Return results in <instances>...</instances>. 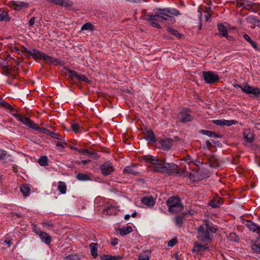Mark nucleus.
I'll return each mask as SVG.
<instances>
[{"mask_svg": "<svg viewBox=\"0 0 260 260\" xmlns=\"http://www.w3.org/2000/svg\"><path fill=\"white\" fill-rule=\"evenodd\" d=\"M156 10L155 14L147 15L146 19L149 21L153 27L157 28H161L160 25L158 23L159 22H162L163 20H169L170 23L173 24L175 22V19L173 18V16H177L181 14L179 10L173 8H159Z\"/></svg>", "mask_w": 260, "mask_h": 260, "instance_id": "nucleus-1", "label": "nucleus"}, {"mask_svg": "<svg viewBox=\"0 0 260 260\" xmlns=\"http://www.w3.org/2000/svg\"><path fill=\"white\" fill-rule=\"evenodd\" d=\"M145 159L148 162H150L154 167L153 170L154 172L162 173L167 172L169 174H181V172L177 169V166L173 163H165L164 160H159L156 157L152 156H146Z\"/></svg>", "mask_w": 260, "mask_h": 260, "instance_id": "nucleus-2", "label": "nucleus"}, {"mask_svg": "<svg viewBox=\"0 0 260 260\" xmlns=\"http://www.w3.org/2000/svg\"><path fill=\"white\" fill-rule=\"evenodd\" d=\"M196 231L197 238L199 241L203 243H211L213 240V235L217 232V228L205 221Z\"/></svg>", "mask_w": 260, "mask_h": 260, "instance_id": "nucleus-3", "label": "nucleus"}, {"mask_svg": "<svg viewBox=\"0 0 260 260\" xmlns=\"http://www.w3.org/2000/svg\"><path fill=\"white\" fill-rule=\"evenodd\" d=\"M169 211L171 213H178L183 208L180 199L175 196L169 198L167 201Z\"/></svg>", "mask_w": 260, "mask_h": 260, "instance_id": "nucleus-4", "label": "nucleus"}, {"mask_svg": "<svg viewBox=\"0 0 260 260\" xmlns=\"http://www.w3.org/2000/svg\"><path fill=\"white\" fill-rule=\"evenodd\" d=\"M25 52L28 53L35 59L44 60L48 63H57V59L46 55L43 52H40L37 49L32 50H26Z\"/></svg>", "mask_w": 260, "mask_h": 260, "instance_id": "nucleus-5", "label": "nucleus"}, {"mask_svg": "<svg viewBox=\"0 0 260 260\" xmlns=\"http://www.w3.org/2000/svg\"><path fill=\"white\" fill-rule=\"evenodd\" d=\"M235 87H238L241 90L248 94L250 96L258 97L260 96V88L249 85L247 83H244L242 85L236 84L234 85Z\"/></svg>", "mask_w": 260, "mask_h": 260, "instance_id": "nucleus-6", "label": "nucleus"}, {"mask_svg": "<svg viewBox=\"0 0 260 260\" xmlns=\"http://www.w3.org/2000/svg\"><path fill=\"white\" fill-rule=\"evenodd\" d=\"M203 77L206 83H213L219 80L218 75L211 71L203 72Z\"/></svg>", "mask_w": 260, "mask_h": 260, "instance_id": "nucleus-7", "label": "nucleus"}, {"mask_svg": "<svg viewBox=\"0 0 260 260\" xmlns=\"http://www.w3.org/2000/svg\"><path fill=\"white\" fill-rule=\"evenodd\" d=\"M16 117H17V119L22 122L25 125L28 126L29 128H31L33 129L36 128L37 124L34 122V121L30 120L29 118L23 116H21L18 114H16L14 115Z\"/></svg>", "mask_w": 260, "mask_h": 260, "instance_id": "nucleus-8", "label": "nucleus"}, {"mask_svg": "<svg viewBox=\"0 0 260 260\" xmlns=\"http://www.w3.org/2000/svg\"><path fill=\"white\" fill-rule=\"evenodd\" d=\"M101 170L103 175L107 176L111 174L114 171L113 166L111 162L108 161L101 166Z\"/></svg>", "mask_w": 260, "mask_h": 260, "instance_id": "nucleus-9", "label": "nucleus"}, {"mask_svg": "<svg viewBox=\"0 0 260 260\" xmlns=\"http://www.w3.org/2000/svg\"><path fill=\"white\" fill-rule=\"evenodd\" d=\"M243 137L247 142L252 143L254 139L253 132L249 128L245 129L243 133Z\"/></svg>", "mask_w": 260, "mask_h": 260, "instance_id": "nucleus-10", "label": "nucleus"}, {"mask_svg": "<svg viewBox=\"0 0 260 260\" xmlns=\"http://www.w3.org/2000/svg\"><path fill=\"white\" fill-rule=\"evenodd\" d=\"M27 4L23 2L11 1L9 2V6L16 11H19L23 7L27 6Z\"/></svg>", "mask_w": 260, "mask_h": 260, "instance_id": "nucleus-11", "label": "nucleus"}, {"mask_svg": "<svg viewBox=\"0 0 260 260\" xmlns=\"http://www.w3.org/2000/svg\"><path fill=\"white\" fill-rule=\"evenodd\" d=\"M161 147L164 150H169L173 144V140L171 138H165L160 141Z\"/></svg>", "mask_w": 260, "mask_h": 260, "instance_id": "nucleus-12", "label": "nucleus"}, {"mask_svg": "<svg viewBox=\"0 0 260 260\" xmlns=\"http://www.w3.org/2000/svg\"><path fill=\"white\" fill-rule=\"evenodd\" d=\"M246 226L251 231L257 234H260V226H257L254 223L247 220L245 223Z\"/></svg>", "mask_w": 260, "mask_h": 260, "instance_id": "nucleus-13", "label": "nucleus"}, {"mask_svg": "<svg viewBox=\"0 0 260 260\" xmlns=\"http://www.w3.org/2000/svg\"><path fill=\"white\" fill-rule=\"evenodd\" d=\"M213 123L220 126L227 125L230 126L235 124L237 122L235 120H214Z\"/></svg>", "mask_w": 260, "mask_h": 260, "instance_id": "nucleus-14", "label": "nucleus"}, {"mask_svg": "<svg viewBox=\"0 0 260 260\" xmlns=\"http://www.w3.org/2000/svg\"><path fill=\"white\" fill-rule=\"evenodd\" d=\"M39 237L45 244L48 245L50 244L52 239L51 237L46 232H40L39 233Z\"/></svg>", "mask_w": 260, "mask_h": 260, "instance_id": "nucleus-15", "label": "nucleus"}, {"mask_svg": "<svg viewBox=\"0 0 260 260\" xmlns=\"http://www.w3.org/2000/svg\"><path fill=\"white\" fill-rule=\"evenodd\" d=\"M50 3H52L55 5L62 6L64 7H69L72 4V2L69 0H47Z\"/></svg>", "mask_w": 260, "mask_h": 260, "instance_id": "nucleus-16", "label": "nucleus"}, {"mask_svg": "<svg viewBox=\"0 0 260 260\" xmlns=\"http://www.w3.org/2000/svg\"><path fill=\"white\" fill-rule=\"evenodd\" d=\"M142 202L148 207H152L155 204V201L151 197H145L142 199Z\"/></svg>", "mask_w": 260, "mask_h": 260, "instance_id": "nucleus-17", "label": "nucleus"}, {"mask_svg": "<svg viewBox=\"0 0 260 260\" xmlns=\"http://www.w3.org/2000/svg\"><path fill=\"white\" fill-rule=\"evenodd\" d=\"M132 231V228L131 226H127L123 228H118L117 233H119L121 236H123L130 233Z\"/></svg>", "mask_w": 260, "mask_h": 260, "instance_id": "nucleus-18", "label": "nucleus"}, {"mask_svg": "<svg viewBox=\"0 0 260 260\" xmlns=\"http://www.w3.org/2000/svg\"><path fill=\"white\" fill-rule=\"evenodd\" d=\"M180 121L183 122L190 121L192 119V117L190 114L181 112L180 113Z\"/></svg>", "mask_w": 260, "mask_h": 260, "instance_id": "nucleus-19", "label": "nucleus"}, {"mask_svg": "<svg viewBox=\"0 0 260 260\" xmlns=\"http://www.w3.org/2000/svg\"><path fill=\"white\" fill-rule=\"evenodd\" d=\"M135 164L131 166H127L125 167L123 170V172L124 174H132L133 175H136L138 173V172L135 169Z\"/></svg>", "mask_w": 260, "mask_h": 260, "instance_id": "nucleus-20", "label": "nucleus"}, {"mask_svg": "<svg viewBox=\"0 0 260 260\" xmlns=\"http://www.w3.org/2000/svg\"><path fill=\"white\" fill-rule=\"evenodd\" d=\"M98 244L97 243H91L89 244L91 254L94 258L98 256Z\"/></svg>", "mask_w": 260, "mask_h": 260, "instance_id": "nucleus-21", "label": "nucleus"}, {"mask_svg": "<svg viewBox=\"0 0 260 260\" xmlns=\"http://www.w3.org/2000/svg\"><path fill=\"white\" fill-rule=\"evenodd\" d=\"M200 133L208 136L210 137L218 138L220 137L219 135L217 134L215 132L208 130H201Z\"/></svg>", "mask_w": 260, "mask_h": 260, "instance_id": "nucleus-22", "label": "nucleus"}, {"mask_svg": "<svg viewBox=\"0 0 260 260\" xmlns=\"http://www.w3.org/2000/svg\"><path fill=\"white\" fill-rule=\"evenodd\" d=\"M10 18L8 16V12L4 10H0V21L8 22Z\"/></svg>", "mask_w": 260, "mask_h": 260, "instance_id": "nucleus-23", "label": "nucleus"}, {"mask_svg": "<svg viewBox=\"0 0 260 260\" xmlns=\"http://www.w3.org/2000/svg\"><path fill=\"white\" fill-rule=\"evenodd\" d=\"M145 135L147 140L151 142H154L155 141V136L151 130L146 131Z\"/></svg>", "mask_w": 260, "mask_h": 260, "instance_id": "nucleus-24", "label": "nucleus"}, {"mask_svg": "<svg viewBox=\"0 0 260 260\" xmlns=\"http://www.w3.org/2000/svg\"><path fill=\"white\" fill-rule=\"evenodd\" d=\"M218 29L222 36H228V30L222 24H218Z\"/></svg>", "mask_w": 260, "mask_h": 260, "instance_id": "nucleus-25", "label": "nucleus"}, {"mask_svg": "<svg viewBox=\"0 0 260 260\" xmlns=\"http://www.w3.org/2000/svg\"><path fill=\"white\" fill-rule=\"evenodd\" d=\"M20 191L25 197H28L30 194V188L27 185H23L20 187Z\"/></svg>", "mask_w": 260, "mask_h": 260, "instance_id": "nucleus-26", "label": "nucleus"}, {"mask_svg": "<svg viewBox=\"0 0 260 260\" xmlns=\"http://www.w3.org/2000/svg\"><path fill=\"white\" fill-rule=\"evenodd\" d=\"M251 249L255 252H260V238L251 245Z\"/></svg>", "mask_w": 260, "mask_h": 260, "instance_id": "nucleus-27", "label": "nucleus"}, {"mask_svg": "<svg viewBox=\"0 0 260 260\" xmlns=\"http://www.w3.org/2000/svg\"><path fill=\"white\" fill-rule=\"evenodd\" d=\"M57 188L61 193L64 194L66 192L67 186L64 182L61 181L59 182Z\"/></svg>", "mask_w": 260, "mask_h": 260, "instance_id": "nucleus-28", "label": "nucleus"}, {"mask_svg": "<svg viewBox=\"0 0 260 260\" xmlns=\"http://www.w3.org/2000/svg\"><path fill=\"white\" fill-rule=\"evenodd\" d=\"M167 31L171 34H172V35H174V36H176L179 38H181V37L182 36V35L181 34L179 33L177 30L173 29L171 27H168L167 28Z\"/></svg>", "mask_w": 260, "mask_h": 260, "instance_id": "nucleus-29", "label": "nucleus"}, {"mask_svg": "<svg viewBox=\"0 0 260 260\" xmlns=\"http://www.w3.org/2000/svg\"><path fill=\"white\" fill-rule=\"evenodd\" d=\"M203 245L199 244L197 242H195L192 251L198 253L203 250Z\"/></svg>", "mask_w": 260, "mask_h": 260, "instance_id": "nucleus-30", "label": "nucleus"}, {"mask_svg": "<svg viewBox=\"0 0 260 260\" xmlns=\"http://www.w3.org/2000/svg\"><path fill=\"white\" fill-rule=\"evenodd\" d=\"M76 150L81 153L87 154L88 156H91L96 154L95 152H90L86 149L76 148Z\"/></svg>", "mask_w": 260, "mask_h": 260, "instance_id": "nucleus-31", "label": "nucleus"}, {"mask_svg": "<svg viewBox=\"0 0 260 260\" xmlns=\"http://www.w3.org/2000/svg\"><path fill=\"white\" fill-rule=\"evenodd\" d=\"M243 37L247 42H248L252 45V46L254 49H257L256 44L251 39V38L248 35L244 34L243 35Z\"/></svg>", "mask_w": 260, "mask_h": 260, "instance_id": "nucleus-32", "label": "nucleus"}, {"mask_svg": "<svg viewBox=\"0 0 260 260\" xmlns=\"http://www.w3.org/2000/svg\"><path fill=\"white\" fill-rule=\"evenodd\" d=\"M39 164L42 166L48 165V158L46 156L41 157L38 160Z\"/></svg>", "mask_w": 260, "mask_h": 260, "instance_id": "nucleus-33", "label": "nucleus"}, {"mask_svg": "<svg viewBox=\"0 0 260 260\" xmlns=\"http://www.w3.org/2000/svg\"><path fill=\"white\" fill-rule=\"evenodd\" d=\"M183 216L181 215H177L175 217V222L178 226H181L183 223Z\"/></svg>", "mask_w": 260, "mask_h": 260, "instance_id": "nucleus-34", "label": "nucleus"}, {"mask_svg": "<svg viewBox=\"0 0 260 260\" xmlns=\"http://www.w3.org/2000/svg\"><path fill=\"white\" fill-rule=\"evenodd\" d=\"M77 178L80 181H87L89 180V177L88 175L82 173L78 174Z\"/></svg>", "mask_w": 260, "mask_h": 260, "instance_id": "nucleus-35", "label": "nucleus"}, {"mask_svg": "<svg viewBox=\"0 0 260 260\" xmlns=\"http://www.w3.org/2000/svg\"><path fill=\"white\" fill-rule=\"evenodd\" d=\"M36 128H35V130L38 131L39 132L43 134H45L48 135L49 133V129H47L44 127H40L38 124L36 125Z\"/></svg>", "mask_w": 260, "mask_h": 260, "instance_id": "nucleus-36", "label": "nucleus"}, {"mask_svg": "<svg viewBox=\"0 0 260 260\" xmlns=\"http://www.w3.org/2000/svg\"><path fill=\"white\" fill-rule=\"evenodd\" d=\"M48 135L50 136L53 138L58 139V140H62L63 137H61L59 135L55 133L54 132H52L50 131H49V133Z\"/></svg>", "mask_w": 260, "mask_h": 260, "instance_id": "nucleus-37", "label": "nucleus"}, {"mask_svg": "<svg viewBox=\"0 0 260 260\" xmlns=\"http://www.w3.org/2000/svg\"><path fill=\"white\" fill-rule=\"evenodd\" d=\"M79 257L76 254H70L66 256L63 260H79Z\"/></svg>", "mask_w": 260, "mask_h": 260, "instance_id": "nucleus-38", "label": "nucleus"}, {"mask_svg": "<svg viewBox=\"0 0 260 260\" xmlns=\"http://www.w3.org/2000/svg\"><path fill=\"white\" fill-rule=\"evenodd\" d=\"M80 126L78 123H73L71 125L72 130L75 133H79Z\"/></svg>", "mask_w": 260, "mask_h": 260, "instance_id": "nucleus-39", "label": "nucleus"}, {"mask_svg": "<svg viewBox=\"0 0 260 260\" xmlns=\"http://www.w3.org/2000/svg\"><path fill=\"white\" fill-rule=\"evenodd\" d=\"M93 25L90 23H86L82 25L81 27L82 30H91L92 28Z\"/></svg>", "mask_w": 260, "mask_h": 260, "instance_id": "nucleus-40", "label": "nucleus"}, {"mask_svg": "<svg viewBox=\"0 0 260 260\" xmlns=\"http://www.w3.org/2000/svg\"><path fill=\"white\" fill-rule=\"evenodd\" d=\"M177 243V240L176 238H174L170 240L168 243V246L169 247H173Z\"/></svg>", "mask_w": 260, "mask_h": 260, "instance_id": "nucleus-41", "label": "nucleus"}, {"mask_svg": "<svg viewBox=\"0 0 260 260\" xmlns=\"http://www.w3.org/2000/svg\"><path fill=\"white\" fill-rule=\"evenodd\" d=\"M102 259L110 260L115 259V257L111 255H103L101 256Z\"/></svg>", "mask_w": 260, "mask_h": 260, "instance_id": "nucleus-42", "label": "nucleus"}, {"mask_svg": "<svg viewBox=\"0 0 260 260\" xmlns=\"http://www.w3.org/2000/svg\"><path fill=\"white\" fill-rule=\"evenodd\" d=\"M76 79L80 81H83L85 82L89 81L88 79L83 75H78Z\"/></svg>", "mask_w": 260, "mask_h": 260, "instance_id": "nucleus-43", "label": "nucleus"}, {"mask_svg": "<svg viewBox=\"0 0 260 260\" xmlns=\"http://www.w3.org/2000/svg\"><path fill=\"white\" fill-rule=\"evenodd\" d=\"M89 162H90V160H81V161L77 160L75 162V164H76V165L83 164V165H86Z\"/></svg>", "mask_w": 260, "mask_h": 260, "instance_id": "nucleus-44", "label": "nucleus"}, {"mask_svg": "<svg viewBox=\"0 0 260 260\" xmlns=\"http://www.w3.org/2000/svg\"><path fill=\"white\" fill-rule=\"evenodd\" d=\"M69 73L70 74V76L72 77H74L76 79L77 78L78 74L75 71L69 70H68Z\"/></svg>", "mask_w": 260, "mask_h": 260, "instance_id": "nucleus-45", "label": "nucleus"}, {"mask_svg": "<svg viewBox=\"0 0 260 260\" xmlns=\"http://www.w3.org/2000/svg\"><path fill=\"white\" fill-rule=\"evenodd\" d=\"M149 256L144 254H140L139 256V260H149Z\"/></svg>", "mask_w": 260, "mask_h": 260, "instance_id": "nucleus-46", "label": "nucleus"}, {"mask_svg": "<svg viewBox=\"0 0 260 260\" xmlns=\"http://www.w3.org/2000/svg\"><path fill=\"white\" fill-rule=\"evenodd\" d=\"M3 106L11 111H12L14 109L13 107L11 105H10V104H9L8 103H7L6 102H4Z\"/></svg>", "mask_w": 260, "mask_h": 260, "instance_id": "nucleus-47", "label": "nucleus"}, {"mask_svg": "<svg viewBox=\"0 0 260 260\" xmlns=\"http://www.w3.org/2000/svg\"><path fill=\"white\" fill-rule=\"evenodd\" d=\"M7 155L6 151L0 150V159H3Z\"/></svg>", "mask_w": 260, "mask_h": 260, "instance_id": "nucleus-48", "label": "nucleus"}, {"mask_svg": "<svg viewBox=\"0 0 260 260\" xmlns=\"http://www.w3.org/2000/svg\"><path fill=\"white\" fill-rule=\"evenodd\" d=\"M42 224L44 227L48 226L50 228H52L53 227V224L51 222H43Z\"/></svg>", "mask_w": 260, "mask_h": 260, "instance_id": "nucleus-49", "label": "nucleus"}, {"mask_svg": "<svg viewBox=\"0 0 260 260\" xmlns=\"http://www.w3.org/2000/svg\"><path fill=\"white\" fill-rule=\"evenodd\" d=\"M35 17H32L30 18V19L29 21V25L30 26H32L35 23Z\"/></svg>", "mask_w": 260, "mask_h": 260, "instance_id": "nucleus-50", "label": "nucleus"}, {"mask_svg": "<svg viewBox=\"0 0 260 260\" xmlns=\"http://www.w3.org/2000/svg\"><path fill=\"white\" fill-rule=\"evenodd\" d=\"M214 142L213 140H207L206 141V144L207 145V146L208 147H210L212 145V143Z\"/></svg>", "mask_w": 260, "mask_h": 260, "instance_id": "nucleus-51", "label": "nucleus"}, {"mask_svg": "<svg viewBox=\"0 0 260 260\" xmlns=\"http://www.w3.org/2000/svg\"><path fill=\"white\" fill-rule=\"evenodd\" d=\"M4 243L6 244L9 247H10L12 244V242L11 241L7 239L5 240Z\"/></svg>", "mask_w": 260, "mask_h": 260, "instance_id": "nucleus-52", "label": "nucleus"}, {"mask_svg": "<svg viewBox=\"0 0 260 260\" xmlns=\"http://www.w3.org/2000/svg\"><path fill=\"white\" fill-rule=\"evenodd\" d=\"M210 205L213 208H216L218 207V205L216 203H215L213 201L210 202Z\"/></svg>", "mask_w": 260, "mask_h": 260, "instance_id": "nucleus-53", "label": "nucleus"}, {"mask_svg": "<svg viewBox=\"0 0 260 260\" xmlns=\"http://www.w3.org/2000/svg\"><path fill=\"white\" fill-rule=\"evenodd\" d=\"M111 244L112 245H116V244H118V239H114L112 242H111Z\"/></svg>", "mask_w": 260, "mask_h": 260, "instance_id": "nucleus-54", "label": "nucleus"}, {"mask_svg": "<svg viewBox=\"0 0 260 260\" xmlns=\"http://www.w3.org/2000/svg\"><path fill=\"white\" fill-rule=\"evenodd\" d=\"M203 250H207V249H209V246L207 244H205V245H203Z\"/></svg>", "mask_w": 260, "mask_h": 260, "instance_id": "nucleus-55", "label": "nucleus"}, {"mask_svg": "<svg viewBox=\"0 0 260 260\" xmlns=\"http://www.w3.org/2000/svg\"><path fill=\"white\" fill-rule=\"evenodd\" d=\"M56 146H58V147H62L63 148V146L62 145L61 143L60 142H58L56 144Z\"/></svg>", "mask_w": 260, "mask_h": 260, "instance_id": "nucleus-56", "label": "nucleus"}, {"mask_svg": "<svg viewBox=\"0 0 260 260\" xmlns=\"http://www.w3.org/2000/svg\"><path fill=\"white\" fill-rule=\"evenodd\" d=\"M129 218H130V215H129V214H126V215H125L124 216V219H125V220H128V219H129Z\"/></svg>", "mask_w": 260, "mask_h": 260, "instance_id": "nucleus-57", "label": "nucleus"}, {"mask_svg": "<svg viewBox=\"0 0 260 260\" xmlns=\"http://www.w3.org/2000/svg\"><path fill=\"white\" fill-rule=\"evenodd\" d=\"M5 102V101L4 100H3L0 98V105L3 106Z\"/></svg>", "mask_w": 260, "mask_h": 260, "instance_id": "nucleus-58", "label": "nucleus"}, {"mask_svg": "<svg viewBox=\"0 0 260 260\" xmlns=\"http://www.w3.org/2000/svg\"><path fill=\"white\" fill-rule=\"evenodd\" d=\"M235 236H236V234L235 233H231L230 234V237H231V238H233Z\"/></svg>", "mask_w": 260, "mask_h": 260, "instance_id": "nucleus-59", "label": "nucleus"}, {"mask_svg": "<svg viewBox=\"0 0 260 260\" xmlns=\"http://www.w3.org/2000/svg\"><path fill=\"white\" fill-rule=\"evenodd\" d=\"M175 260H180L179 258V256L177 253L175 254Z\"/></svg>", "mask_w": 260, "mask_h": 260, "instance_id": "nucleus-60", "label": "nucleus"}, {"mask_svg": "<svg viewBox=\"0 0 260 260\" xmlns=\"http://www.w3.org/2000/svg\"><path fill=\"white\" fill-rule=\"evenodd\" d=\"M137 215V212H134L132 214V217H135Z\"/></svg>", "mask_w": 260, "mask_h": 260, "instance_id": "nucleus-61", "label": "nucleus"}, {"mask_svg": "<svg viewBox=\"0 0 260 260\" xmlns=\"http://www.w3.org/2000/svg\"><path fill=\"white\" fill-rule=\"evenodd\" d=\"M186 161H187V163H189L191 161V160H190L189 158H188V159L187 158L186 159Z\"/></svg>", "mask_w": 260, "mask_h": 260, "instance_id": "nucleus-62", "label": "nucleus"}, {"mask_svg": "<svg viewBox=\"0 0 260 260\" xmlns=\"http://www.w3.org/2000/svg\"><path fill=\"white\" fill-rule=\"evenodd\" d=\"M113 207H110L108 208V210H110L111 209H112Z\"/></svg>", "mask_w": 260, "mask_h": 260, "instance_id": "nucleus-63", "label": "nucleus"}, {"mask_svg": "<svg viewBox=\"0 0 260 260\" xmlns=\"http://www.w3.org/2000/svg\"><path fill=\"white\" fill-rule=\"evenodd\" d=\"M35 232L37 234H39V233L38 232H37V230H36L35 231Z\"/></svg>", "mask_w": 260, "mask_h": 260, "instance_id": "nucleus-64", "label": "nucleus"}]
</instances>
